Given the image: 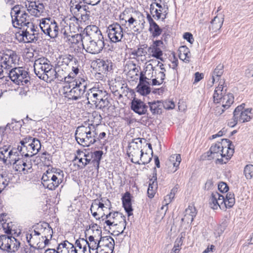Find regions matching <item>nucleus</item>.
Wrapping results in <instances>:
<instances>
[{"label": "nucleus", "mask_w": 253, "mask_h": 253, "mask_svg": "<svg viewBox=\"0 0 253 253\" xmlns=\"http://www.w3.org/2000/svg\"><path fill=\"white\" fill-rule=\"evenodd\" d=\"M96 120V124H87L78 126L75 132V138L77 142L84 146L88 147L96 142V134L98 133L97 129L99 123L101 122L102 117L96 112L92 114Z\"/></svg>", "instance_id": "1"}, {"label": "nucleus", "mask_w": 253, "mask_h": 253, "mask_svg": "<svg viewBox=\"0 0 253 253\" xmlns=\"http://www.w3.org/2000/svg\"><path fill=\"white\" fill-rule=\"evenodd\" d=\"M234 145L227 139H222L218 142L211 145L210 152H208L209 159H216V163L226 164L234 153Z\"/></svg>", "instance_id": "2"}, {"label": "nucleus", "mask_w": 253, "mask_h": 253, "mask_svg": "<svg viewBox=\"0 0 253 253\" xmlns=\"http://www.w3.org/2000/svg\"><path fill=\"white\" fill-rule=\"evenodd\" d=\"M64 177V172L60 169H52L51 171L47 170L42 176V184L45 188L53 190L63 182Z\"/></svg>", "instance_id": "3"}, {"label": "nucleus", "mask_w": 253, "mask_h": 253, "mask_svg": "<svg viewBox=\"0 0 253 253\" xmlns=\"http://www.w3.org/2000/svg\"><path fill=\"white\" fill-rule=\"evenodd\" d=\"M18 60L8 73L9 77L12 82L17 84L23 85L25 84H30V77L28 72L24 69L23 67H15L16 64L19 61V57L18 56ZM6 69L7 70L10 69Z\"/></svg>", "instance_id": "4"}, {"label": "nucleus", "mask_w": 253, "mask_h": 253, "mask_svg": "<svg viewBox=\"0 0 253 253\" xmlns=\"http://www.w3.org/2000/svg\"><path fill=\"white\" fill-rule=\"evenodd\" d=\"M40 27L42 32L51 39H55L58 35V24L54 19L51 17L42 19L40 23Z\"/></svg>", "instance_id": "5"}, {"label": "nucleus", "mask_w": 253, "mask_h": 253, "mask_svg": "<svg viewBox=\"0 0 253 253\" xmlns=\"http://www.w3.org/2000/svg\"><path fill=\"white\" fill-rule=\"evenodd\" d=\"M16 52L11 50L7 52H0V78L4 77L3 69H9L15 64L18 60Z\"/></svg>", "instance_id": "6"}, {"label": "nucleus", "mask_w": 253, "mask_h": 253, "mask_svg": "<svg viewBox=\"0 0 253 253\" xmlns=\"http://www.w3.org/2000/svg\"><path fill=\"white\" fill-rule=\"evenodd\" d=\"M20 243L12 236L2 235L0 236V249L8 253H15L19 249Z\"/></svg>", "instance_id": "7"}, {"label": "nucleus", "mask_w": 253, "mask_h": 253, "mask_svg": "<svg viewBox=\"0 0 253 253\" xmlns=\"http://www.w3.org/2000/svg\"><path fill=\"white\" fill-rule=\"evenodd\" d=\"M106 218L107 219L105 221V223L107 225L112 226V227L120 226V231H118L119 233H122L126 228V221L124 216L119 212H114L113 213L109 212L106 215Z\"/></svg>", "instance_id": "8"}, {"label": "nucleus", "mask_w": 253, "mask_h": 253, "mask_svg": "<svg viewBox=\"0 0 253 253\" xmlns=\"http://www.w3.org/2000/svg\"><path fill=\"white\" fill-rule=\"evenodd\" d=\"M138 142L142 143V139L137 138L133 139L128 145L127 153L128 157L130 159L131 161L133 163L140 164L139 163V158L142 150H140L138 146Z\"/></svg>", "instance_id": "9"}, {"label": "nucleus", "mask_w": 253, "mask_h": 253, "mask_svg": "<svg viewBox=\"0 0 253 253\" xmlns=\"http://www.w3.org/2000/svg\"><path fill=\"white\" fill-rule=\"evenodd\" d=\"M107 33L111 42L114 43L121 42L124 37L123 29L117 22L109 25L107 29Z\"/></svg>", "instance_id": "10"}, {"label": "nucleus", "mask_w": 253, "mask_h": 253, "mask_svg": "<svg viewBox=\"0 0 253 253\" xmlns=\"http://www.w3.org/2000/svg\"><path fill=\"white\" fill-rule=\"evenodd\" d=\"M52 66L50 61L45 57H42L36 60L34 65V72L36 75L42 79L43 75L45 74L47 70L51 69Z\"/></svg>", "instance_id": "11"}, {"label": "nucleus", "mask_w": 253, "mask_h": 253, "mask_svg": "<svg viewBox=\"0 0 253 253\" xmlns=\"http://www.w3.org/2000/svg\"><path fill=\"white\" fill-rule=\"evenodd\" d=\"M83 46L87 52L91 54H97L100 53L104 47V40L84 41Z\"/></svg>", "instance_id": "12"}, {"label": "nucleus", "mask_w": 253, "mask_h": 253, "mask_svg": "<svg viewBox=\"0 0 253 253\" xmlns=\"http://www.w3.org/2000/svg\"><path fill=\"white\" fill-rule=\"evenodd\" d=\"M29 15L26 11H24L19 15H17L15 17H13L12 19V24L14 27L17 28L18 26H26L28 28H30L31 31H35V26L32 22L29 21Z\"/></svg>", "instance_id": "13"}, {"label": "nucleus", "mask_w": 253, "mask_h": 253, "mask_svg": "<svg viewBox=\"0 0 253 253\" xmlns=\"http://www.w3.org/2000/svg\"><path fill=\"white\" fill-rule=\"evenodd\" d=\"M84 41L104 40V37L99 28L95 25H88L84 30Z\"/></svg>", "instance_id": "14"}, {"label": "nucleus", "mask_w": 253, "mask_h": 253, "mask_svg": "<svg viewBox=\"0 0 253 253\" xmlns=\"http://www.w3.org/2000/svg\"><path fill=\"white\" fill-rule=\"evenodd\" d=\"M24 143L31 157L37 154L41 148L40 140L36 138L26 137L20 141V144L22 145H24Z\"/></svg>", "instance_id": "15"}, {"label": "nucleus", "mask_w": 253, "mask_h": 253, "mask_svg": "<svg viewBox=\"0 0 253 253\" xmlns=\"http://www.w3.org/2000/svg\"><path fill=\"white\" fill-rule=\"evenodd\" d=\"M24 143L31 157L37 154L41 148L40 140L36 138L26 137L20 141V144L22 145H24Z\"/></svg>", "instance_id": "16"}, {"label": "nucleus", "mask_w": 253, "mask_h": 253, "mask_svg": "<svg viewBox=\"0 0 253 253\" xmlns=\"http://www.w3.org/2000/svg\"><path fill=\"white\" fill-rule=\"evenodd\" d=\"M29 232L26 234V239L30 247L39 250L43 248V240L36 230L34 229Z\"/></svg>", "instance_id": "17"}, {"label": "nucleus", "mask_w": 253, "mask_h": 253, "mask_svg": "<svg viewBox=\"0 0 253 253\" xmlns=\"http://www.w3.org/2000/svg\"><path fill=\"white\" fill-rule=\"evenodd\" d=\"M126 11H124L120 15V19L123 22L122 25L126 26L127 31L131 32H137L138 29L136 27V20L132 16L129 17L125 14Z\"/></svg>", "instance_id": "18"}, {"label": "nucleus", "mask_w": 253, "mask_h": 253, "mask_svg": "<svg viewBox=\"0 0 253 253\" xmlns=\"http://www.w3.org/2000/svg\"><path fill=\"white\" fill-rule=\"evenodd\" d=\"M39 35L36 29L34 31H31L30 28L27 27L26 29H24L22 33L19 34V36L21 37L20 41L25 43L36 42L39 39Z\"/></svg>", "instance_id": "19"}, {"label": "nucleus", "mask_w": 253, "mask_h": 253, "mask_svg": "<svg viewBox=\"0 0 253 253\" xmlns=\"http://www.w3.org/2000/svg\"><path fill=\"white\" fill-rule=\"evenodd\" d=\"M146 18L149 24L148 31L151 34V37L153 38H157L163 33V29L156 23L151 15L147 12Z\"/></svg>", "instance_id": "20"}, {"label": "nucleus", "mask_w": 253, "mask_h": 253, "mask_svg": "<svg viewBox=\"0 0 253 253\" xmlns=\"http://www.w3.org/2000/svg\"><path fill=\"white\" fill-rule=\"evenodd\" d=\"M35 229L40 235L42 240H44V238H52L53 231L48 223L42 222L38 224L36 226Z\"/></svg>", "instance_id": "21"}, {"label": "nucleus", "mask_w": 253, "mask_h": 253, "mask_svg": "<svg viewBox=\"0 0 253 253\" xmlns=\"http://www.w3.org/2000/svg\"><path fill=\"white\" fill-rule=\"evenodd\" d=\"M97 67L99 71L107 74L112 72L113 70L114 64L111 60L107 58L97 59L96 60Z\"/></svg>", "instance_id": "22"}, {"label": "nucleus", "mask_w": 253, "mask_h": 253, "mask_svg": "<svg viewBox=\"0 0 253 253\" xmlns=\"http://www.w3.org/2000/svg\"><path fill=\"white\" fill-rule=\"evenodd\" d=\"M245 104L237 106L233 112L232 118L228 122V126L231 127H234L238 123H242V110L244 109Z\"/></svg>", "instance_id": "23"}, {"label": "nucleus", "mask_w": 253, "mask_h": 253, "mask_svg": "<svg viewBox=\"0 0 253 253\" xmlns=\"http://www.w3.org/2000/svg\"><path fill=\"white\" fill-rule=\"evenodd\" d=\"M131 108L139 115H143L146 113L148 107L143 101L134 98L132 101Z\"/></svg>", "instance_id": "24"}, {"label": "nucleus", "mask_w": 253, "mask_h": 253, "mask_svg": "<svg viewBox=\"0 0 253 253\" xmlns=\"http://www.w3.org/2000/svg\"><path fill=\"white\" fill-rule=\"evenodd\" d=\"M215 103L221 104L224 108H228L234 102L233 96H213Z\"/></svg>", "instance_id": "25"}, {"label": "nucleus", "mask_w": 253, "mask_h": 253, "mask_svg": "<svg viewBox=\"0 0 253 253\" xmlns=\"http://www.w3.org/2000/svg\"><path fill=\"white\" fill-rule=\"evenodd\" d=\"M56 251L57 253H77L75 246L67 241L59 244Z\"/></svg>", "instance_id": "26"}, {"label": "nucleus", "mask_w": 253, "mask_h": 253, "mask_svg": "<svg viewBox=\"0 0 253 253\" xmlns=\"http://www.w3.org/2000/svg\"><path fill=\"white\" fill-rule=\"evenodd\" d=\"M196 215V208L193 206H189L185 210L184 217L181 219V220L187 223H192Z\"/></svg>", "instance_id": "27"}, {"label": "nucleus", "mask_w": 253, "mask_h": 253, "mask_svg": "<svg viewBox=\"0 0 253 253\" xmlns=\"http://www.w3.org/2000/svg\"><path fill=\"white\" fill-rule=\"evenodd\" d=\"M61 72H63L62 69H58L57 71L55 69H53L51 67V69H50L49 70H47V72L43 75L42 77V80L44 81H52L54 79H57L58 80V78H59L61 75H59Z\"/></svg>", "instance_id": "28"}, {"label": "nucleus", "mask_w": 253, "mask_h": 253, "mask_svg": "<svg viewBox=\"0 0 253 253\" xmlns=\"http://www.w3.org/2000/svg\"><path fill=\"white\" fill-rule=\"evenodd\" d=\"M123 207L127 213L128 216L132 215V209L131 207L130 194L126 192L122 198Z\"/></svg>", "instance_id": "29"}, {"label": "nucleus", "mask_w": 253, "mask_h": 253, "mask_svg": "<svg viewBox=\"0 0 253 253\" xmlns=\"http://www.w3.org/2000/svg\"><path fill=\"white\" fill-rule=\"evenodd\" d=\"M223 19H224L221 15L220 16H215L211 22V25L209 27V28L214 32L219 30L221 28L223 24Z\"/></svg>", "instance_id": "30"}, {"label": "nucleus", "mask_w": 253, "mask_h": 253, "mask_svg": "<svg viewBox=\"0 0 253 253\" xmlns=\"http://www.w3.org/2000/svg\"><path fill=\"white\" fill-rule=\"evenodd\" d=\"M181 161V158L180 154H174L169 157V167H170V165L173 166V169L171 170V172H174L177 170Z\"/></svg>", "instance_id": "31"}, {"label": "nucleus", "mask_w": 253, "mask_h": 253, "mask_svg": "<svg viewBox=\"0 0 253 253\" xmlns=\"http://www.w3.org/2000/svg\"><path fill=\"white\" fill-rule=\"evenodd\" d=\"M150 110L153 115L160 114L162 112L163 103L160 101L149 102Z\"/></svg>", "instance_id": "32"}, {"label": "nucleus", "mask_w": 253, "mask_h": 253, "mask_svg": "<svg viewBox=\"0 0 253 253\" xmlns=\"http://www.w3.org/2000/svg\"><path fill=\"white\" fill-rule=\"evenodd\" d=\"M102 201L103 202L104 201L101 199ZM105 203L103 204L101 202H99L97 203L96 201H95L92 204L90 210L92 211L94 209L97 208L98 212L99 213H101V211H104V208L107 209V207H105V205L108 207H110L111 206V203L108 199H107L106 201H104Z\"/></svg>", "instance_id": "33"}, {"label": "nucleus", "mask_w": 253, "mask_h": 253, "mask_svg": "<svg viewBox=\"0 0 253 253\" xmlns=\"http://www.w3.org/2000/svg\"><path fill=\"white\" fill-rule=\"evenodd\" d=\"M11 153V149H10V146H4V147L0 148V159L2 160L4 164L8 162V160L10 158V154Z\"/></svg>", "instance_id": "34"}, {"label": "nucleus", "mask_w": 253, "mask_h": 253, "mask_svg": "<svg viewBox=\"0 0 253 253\" xmlns=\"http://www.w3.org/2000/svg\"><path fill=\"white\" fill-rule=\"evenodd\" d=\"M149 83H139L137 87V92L140 95H148L151 92V88L149 85Z\"/></svg>", "instance_id": "35"}, {"label": "nucleus", "mask_w": 253, "mask_h": 253, "mask_svg": "<svg viewBox=\"0 0 253 253\" xmlns=\"http://www.w3.org/2000/svg\"><path fill=\"white\" fill-rule=\"evenodd\" d=\"M86 238L85 240L87 242V247L89 249V251L90 252L91 250L95 251V252L97 251L100 246V244H98L99 241L89 236L88 238L86 237Z\"/></svg>", "instance_id": "36"}, {"label": "nucleus", "mask_w": 253, "mask_h": 253, "mask_svg": "<svg viewBox=\"0 0 253 253\" xmlns=\"http://www.w3.org/2000/svg\"><path fill=\"white\" fill-rule=\"evenodd\" d=\"M221 197L220 194L217 192H212L209 200V204L211 208L213 210H216L219 207V204L217 202V199Z\"/></svg>", "instance_id": "37"}, {"label": "nucleus", "mask_w": 253, "mask_h": 253, "mask_svg": "<svg viewBox=\"0 0 253 253\" xmlns=\"http://www.w3.org/2000/svg\"><path fill=\"white\" fill-rule=\"evenodd\" d=\"M100 246L108 247L109 248H114L115 241L114 239L110 236L103 237L102 240L99 242Z\"/></svg>", "instance_id": "38"}, {"label": "nucleus", "mask_w": 253, "mask_h": 253, "mask_svg": "<svg viewBox=\"0 0 253 253\" xmlns=\"http://www.w3.org/2000/svg\"><path fill=\"white\" fill-rule=\"evenodd\" d=\"M88 157V156L81 152L79 153V157L76 156L74 160L79 159V162L81 164V165H79V166L83 169L91 161V159Z\"/></svg>", "instance_id": "39"}, {"label": "nucleus", "mask_w": 253, "mask_h": 253, "mask_svg": "<svg viewBox=\"0 0 253 253\" xmlns=\"http://www.w3.org/2000/svg\"><path fill=\"white\" fill-rule=\"evenodd\" d=\"M156 179H155L154 180H150L149 184V186L147 190V194L148 197L150 198L154 197L157 188V183L156 181Z\"/></svg>", "instance_id": "40"}, {"label": "nucleus", "mask_w": 253, "mask_h": 253, "mask_svg": "<svg viewBox=\"0 0 253 253\" xmlns=\"http://www.w3.org/2000/svg\"><path fill=\"white\" fill-rule=\"evenodd\" d=\"M224 65L222 64H218L214 71L213 72L212 75V83L213 84L215 81V77L217 78V80H219V78L222 76L224 70Z\"/></svg>", "instance_id": "41"}, {"label": "nucleus", "mask_w": 253, "mask_h": 253, "mask_svg": "<svg viewBox=\"0 0 253 253\" xmlns=\"http://www.w3.org/2000/svg\"><path fill=\"white\" fill-rule=\"evenodd\" d=\"M10 156V158L9 159L8 161V163L10 164L15 163L17 160H22L19 151L15 148L11 149V153Z\"/></svg>", "instance_id": "42"}, {"label": "nucleus", "mask_w": 253, "mask_h": 253, "mask_svg": "<svg viewBox=\"0 0 253 253\" xmlns=\"http://www.w3.org/2000/svg\"><path fill=\"white\" fill-rule=\"evenodd\" d=\"M70 39H68V43L71 44H77L80 41L82 42V44L84 42V36L83 34H77L71 35Z\"/></svg>", "instance_id": "43"}, {"label": "nucleus", "mask_w": 253, "mask_h": 253, "mask_svg": "<svg viewBox=\"0 0 253 253\" xmlns=\"http://www.w3.org/2000/svg\"><path fill=\"white\" fill-rule=\"evenodd\" d=\"M176 190L172 189L170 193L165 197L164 200L163 202V206L161 207V210H164L165 207H167L173 199L175 195Z\"/></svg>", "instance_id": "44"}, {"label": "nucleus", "mask_w": 253, "mask_h": 253, "mask_svg": "<svg viewBox=\"0 0 253 253\" xmlns=\"http://www.w3.org/2000/svg\"><path fill=\"white\" fill-rule=\"evenodd\" d=\"M148 52L152 53V56L156 59H160L163 61L162 55H163L162 50L159 48L157 47H149L148 49Z\"/></svg>", "instance_id": "45"}, {"label": "nucleus", "mask_w": 253, "mask_h": 253, "mask_svg": "<svg viewBox=\"0 0 253 253\" xmlns=\"http://www.w3.org/2000/svg\"><path fill=\"white\" fill-rule=\"evenodd\" d=\"M225 200L226 202V203H225V206L226 208H232L235 203L234 194L232 193L226 194Z\"/></svg>", "instance_id": "46"}, {"label": "nucleus", "mask_w": 253, "mask_h": 253, "mask_svg": "<svg viewBox=\"0 0 253 253\" xmlns=\"http://www.w3.org/2000/svg\"><path fill=\"white\" fill-rule=\"evenodd\" d=\"M25 10V8L21 4H17L14 6L12 8L11 11L12 19H13V17H15L17 15L20 14Z\"/></svg>", "instance_id": "47"}, {"label": "nucleus", "mask_w": 253, "mask_h": 253, "mask_svg": "<svg viewBox=\"0 0 253 253\" xmlns=\"http://www.w3.org/2000/svg\"><path fill=\"white\" fill-rule=\"evenodd\" d=\"M252 109L244 108L242 110V123L249 122L252 119L253 113L252 112Z\"/></svg>", "instance_id": "48"}, {"label": "nucleus", "mask_w": 253, "mask_h": 253, "mask_svg": "<svg viewBox=\"0 0 253 253\" xmlns=\"http://www.w3.org/2000/svg\"><path fill=\"white\" fill-rule=\"evenodd\" d=\"M63 62L68 66L69 65H72L74 64V63H77L78 60L74 55L67 54L63 57Z\"/></svg>", "instance_id": "49"}, {"label": "nucleus", "mask_w": 253, "mask_h": 253, "mask_svg": "<svg viewBox=\"0 0 253 253\" xmlns=\"http://www.w3.org/2000/svg\"><path fill=\"white\" fill-rule=\"evenodd\" d=\"M183 236H181L180 237L177 238L176 239L174 242V246L171 252L174 253H179L181 250V246L183 244Z\"/></svg>", "instance_id": "50"}, {"label": "nucleus", "mask_w": 253, "mask_h": 253, "mask_svg": "<svg viewBox=\"0 0 253 253\" xmlns=\"http://www.w3.org/2000/svg\"><path fill=\"white\" fill-rule=\"evenodd\" d=\"M45 6L43 3L38 1V8L32 10V15L35 17H39L42 13L44 12Z\"/></svg>", "instance_id": "51"}, {"label": "nucleus", "mask_w": 253, "mask_h": 253, "mask_svg": "<svg viewBox=\"0 0 253 253\" xmlns=\"http://www.w3.org/2000/svg\"><path fill=\"white\" fill-rule=\"evenodd\" d=\"M244 174L247 179H250L253 176V165H247L244 168Z\"/></svg>", "instance_id": "52"}, {"label": "nucleus", "mask_w": 253, "mask_h": 253, "mask_svg": "<svg viewBox=\"0 0 253 253\" xmlns=\"http://www.w3.org/2000/svg\"><path fill=\"white\" fill-rule=\"evenodd\" d=\"M17 149L19 151L21 157H31V155H30V153H29L27 148L26 145H25V143L24 145L21 144V145H18Z\"/></svg>", "instance_id": "53"}, {"label": "nucleus", "mask_w": 253, "mask_h": 253, "mask_svg": "<svg viewBox=\"0 0 253 253\" xmlns=\"http://www.w3.org/2000/svg\"><path fill=\"white\" fill-rule=\"evenodd\" d=\"M9 180L6 176L0 174V193L8 185Z\"/></svg>", "instance_id": "54"}, {"label": "nucleus", "mask_w": 253, "mask_h": 253, "mask_svg": "<svg viewBox=\"0 0 253 253\" xmlns=\"http://www.w3.org/2000/svg\"><path fill=\"white\" fill-rule=\"evenodd\" d=\"M152 157V155L150 156L148 153L144 154L143 152H141L139 160L142 161L143 165H145L148 164L151 161Z\"/></svg>", "instance_id": "55"}, {"label": "nucleus", "mask_w": 253, "mask_h": 253, "mask_svg": "<svg viewBox=\"0 0 253 253\" xmlns=\"http://www.w3.org/2000/svg\"><path fill=\"white\" fill-rule=\"evenodd\" d=\"M76 75H74L72 72H71L69 74H68L67 76L64 75L63 76H60L58 78V81H64L67 83H70L71 81L74 79Z\"/></svg>", "instance_id": "56"}, {"label": "nucleus", "mask_w": 253, "mask_h": 253, "mask_svg": "<svg viewBox=\"0 0 253 253\" xmlns=\"http://www.w3.org/2000/svg\"><path fill=\"white\" fill-rule=\"evenodd\" d=\"M6 215V214L4 213H2L0 214V223L1 224L2 227L5 230L6 228L8 229L5 230V232L7 234H9L11 233V229H10L8 226V224H6L5 219L4 218V217Z\"/></svg>", "instance_id": "57"}, {"label": "nucleus", "mask_w": 253, "mask_h": 253, "mask_svg": "<svg viewBox=\"0 0 253 253\" xmlns=\"http://www.w3.org/2000/svg\"><path fill=\"white\" fill-rule=\"evenodd\" d=\"M81 17L82 20L86 21L89 20L90 17V11L89 10V8L85 5V9L84 11H81Z\"/></svg>", "instance_id": "58"}, {"label": "nucleus", "mask_w": 253, "mask_h": 253, "mask_svg": "<svg viewBox=\"0 0 253 253\" xmlns=\"http://www.w3.org/2000/svg\"><path fill=\"white\" fill-rule=\"evenodd\" d=\"M29 85L30 84H24L22 85V86L19 87L18 90L19 91V95H27L30 92Z\"/></svg>", "instance_id": "59"}, {"label": "nucleus", "mask_w": 253, "mask_h": 253, "mask_svg": "<svg viewBox=\"0 0 253 253\" xmlns=\"http://www.w3.org/2000/svg\"><path fill=\"white\" fill-rule=\"evenodd\" d=\"M24 164L23 160H17L16 162L13 163V167L16 171L20 172H22L23 165Z\"/></svg>", "instance_id": "60"}, {"label": "nucleus", "mask_w": 253, "mask_h": 253, "mask_svg": "<svg viewBox=\"0 0 253 253\" xmlns=\"http://www.w3.org/2000/svg\"><path fill=\"white\" fill-rule=\"evenodd\" d=\"M103 152L102 151H96L94 152V155L95 156V160H93L92 162L96 163L97 167H99V161L101 159Z\"/></svg>", "instance_id": "61"}, {"label": "nucleus", "mask_w": 253, "mask_h": 253, "mask_svg": "<svg viewBox=\"0 0 253 253\" xmlns=\"http://www.w3.org/2000/svg\"><path fill=\"white\" fill-rule=\"evenodd\" d=\"M85 87V85H79L73 88L74 92L77 95H83L85 92L84 88Z\"/></svg>", "instance_id": "62"}, {"label": "nucleus", "mask_w": 253, "mask_h": 253, "mask_svg": "<svg viewBox=\"0 0 253 253\" xmlns=\"http://www.w3.org/2000/svg\"><path fill=\"white\" fill-rule=\"evenodd\" d=\"M92 234L90 235L89 237L94 238L99 241L102 240L103 237L101 236L102 231L100 229L95 230L94 231H92Z\"/></svg>", "instance_id": "63"}, {"label": "nucleus", "mask_w": 253, "mask_h": 253, "mask_svg": "<svg viewBox=\"0 0 253 253\" xmlns=\"http://www.w3.org/2000/svg\"><path fill=\"white\" fill-rule=\"evenodd\" d=\"M114 248L104 247L100 246L96 253H112Z\"/></svg>", "instance_id": "64"}]
</instances>
